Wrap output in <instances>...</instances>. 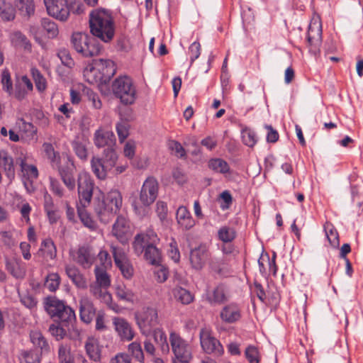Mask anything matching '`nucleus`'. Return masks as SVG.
<instances>
[{"mask_svg": "<svg viewBox=\"0 0 363 363\" xmlns=\"http://www.w3.org/2000/svg\"><path fill=\"white\" fill-rule=\"evenodd\" d=\"M90 32L104 43H109L115 35L113 18L108 11L103 9L93 10L89 14Z\"/></svg>", "mask_w": 363, "mask_h": 363, "instance_id": "nucleus-1", "label": "nucleus"}, {"mask_svg": "<svg viewBox=\"0 0 363 363\" xmlns=\"http://www.w3.org/2000/svg\"><path fill=\"white\" fill-rule=\"evenodd\" d=\"M122 203L121 193L117 189H112L102 199L94 200V210L99 220L106 224L113 219L121 209Z\"/></svg>", "mask_w": 363, "mask_h": 363, "instance_id": "nucleus-2", "label": "nucleus"}, {"mask_svg": "<svg viewBox=\"0 0 363 363\" xmlns=\"http://www.w3.org/2000/svg\"><path fill=\"white\" fill-rule=\"evenodd\" d=\"M116 67L111 60H94L83 71L85 80L89 84L107 83L116 74Z\"/></svg>", "mask_w": 363, "mask_h": 363, "instance_id": "nucleus-3", "label": "nucleus"}, {"mask_svg": "<svg viewBox=\"0 0 363 363\" xmlns=\"http://www.w3.org/2000/svg\"><path fill=\"white\" fill-rule=\"evenodd\" d=\"M118 157L114 148L107 147L101 157L94 155L90 160L91 169L99 180H105L117 164Z\"/></svg>", "mask_w": 363, "mask_h": 363, "instance_id": "nucleus-4", "label": "nucleus"}, {"mask_svg": "<svg viewBox=\"0 0 363 363\" xmlns=\"http://www.w3.org/2000/svg\"><path fill=\"white\" fill-rule=\"evenodd\" d=\"M72 42L75 50L86 57L96 56L102 50L98 40L86 33H74Z\"/></svg>", "mask_w": 363, "mask_h": 363, "instance_id": "nucleus-5", "label": "nucleus"}, {"mask_svg": "<svg viewBox=\"0 0 363 363\" xmlns=\"http://www.w3.org/2000/svg\"><path fill=\"white\" fill-rule=\"evenodd\" d=\"M111 90L115 96L125 105L133 104L136 99V88L128 76H120L115 79Z\"/></svg>", "mask_w": 363, "mask_h": 363, "instance_id": "nucleus-6", "label": "nucleus"}, {"mask_svg": "<svg viewBox=\"0 0 363 363\" xmlns=\"http://www.w3.org/2000/svg\"><path fill=\"white\" fill-rule=\"evenodd\" d=\"M136 324L140 333L150 336L152 328L159 324L158 311L156 308L146 306L135 313Z\"/></svg>", "mask_w": 363, "mask_h": 363, "instance_id": "nucleus-7", "label": "nucleus"}, {"mask_svg": "<svg viewBox=\"0 0 363 363\" xmlns=\"http://www.w3.org/2000/svg\"><path fill=\"white\" fill-rule=\"evenodd\" d=\"M169 342L177 360L181 363H189L192 359V354L187 342L175 332L170 333Z\"/></svg>", "mask_w": 363, "mask_h": 363, "instance_id": "nucleus-8", "label": "nucleus"}, {"mask_svg": "<svg viewBox=\"0 0 363 363\" xmlns=\"http://www.w3.org/2000/svg\"><path fill=\"white\" fill-rule=\"evenodd\" d=\"M94 187V180L89 174L82 172L78 174L77 191L80 202L84 207L90 203L93 196Z\"/></svg>", "mask_w": 363, "mask_h": 363, "instance_id": "nucleus-9", "label": "nucleus"}, {"mask_svg": "<svg viewBox=\"0 0 363 363\" xmlns=\"http://www.w3.org/2000/svg\"><path fill=\"white\" fill-rule=\"evenodd\" d=\"M69 255L73 261L84 269H89L96 259V255L93 247L88 245L79 246L76 250H70Z\"/></svg>", "mask_w": 363, "mask_h": 363, "instance_id": "nucleus-10", "label": "nucleus"}, {"mask_svg": "<svg viewBox=\"0 0 363 363\" xmlns=\"http://www.w3.org/2000/svg\"><path fill=\"white\" fill-rule=\"evenodd\" d=\"M158 189L159 184L155 177H149L145 179L140 193V201L143 206L147 207L155 202L158 195Z\"/></svg>", "mask_w": 363, "mask_h": 363, "instance_id": "nucleus-11", "label": "nucleus"}, {"mask_svg": "<svg viewBox=\"0 0 363 363\" xmlns=\"http://www.w3.org/2000/svg\"><path fill=\"white\" fill-rule=\"evenodd\" d=\"M44 4L49 16L65 21L69 16V8L67 0H44Z\"/></svg>", "mask_w": 363, "mask_h": 363, "instance_id": "nucleus-12", "label": "nucleus"}, {"mask_svg": "<svg viewBox=\"0 0 363 363\" xmlns=\"http://www.w3.org/2000/svg\"><path fill=\"white\" fill-rule=\"evenodd\" d=\"M200 342L202 349L207 354L221 355L223 348L219 340L213 337L211 332L206 328H202L200 331Z\"/></svg>", "mask_w": 363, "mask_h": 363, "instance_id": "nucleus-13", "label": "nucleus"}, {"mask_svg": "<svg viewBox=\"0 0 363 363\" xmlns=\"http://www.w3.org/2000/svg\"><path fill=\"white\" fill-rule=\"evenodd\" d=\"M56 169H57L60 179L67 190L70 192L74 191L76 189L75 167L72 159L70 157H67L65 164L57 167Z\"/></svg>", "mask_w": 363, "mask_h": 363, "instance_id": "nucleus-14", "label": "nucleus"}, {"mask_svg": "<svg viewBox=\"0 0 363 363\" xmlns=\"http://www.w3.org/2000/svg\"><path fill=\"white\" fill-rule=\"evenodd\" d=\"M159 242L157 234L152 230L135 235L133 247L135 254L141 255L147 245H156Z\"/></svg>", "mask_w": 363, "mask_h": 363, "instance_id": "nucleus-15", "label": "nucleus"}, {"mask_svg": "<svg viewBox=\"0 0 363 363\" xmlns=\"http://www.w3.org/2000/svg\"><path fill=\"white\" fill-rule=\"evenodd\" d=\"M112 234L121 243H125L131 235L130 221L123 215L118 216L113 225Z\"/></svg>", "mask_w": 363, "mask_h": 363, "instance_id": "nucleus-16", "label": "nucleus"}, {"mask_svg": "<svg viewBox=\"0 0 363 363\" xmlns=\"http://www.w3.org/2000/svg\"><path fill=\"white\" fill-rule=\"evenodd\" d=\"M209 257L208 249L205 245H200L190 252V263L196 270H201Z\"/></svg>", "mask_w": 363, "mask_h": 363, "instance_id": "nucleus-17", "label": "nucleus"}, {"mask_svg": "<svg viewBox=\"0 0 363 363\" xmlns=\"http://www.w3.org/2000/svg\"><path fill=\"white\" fill-rule=\"evenodd\" d=\"M113 325L118 336L123 341H130L135 336V332L130 325L123 318L115 317L113 318Z\"/></svg>", "mask_w": 363, "mask_h": 363, "instance_id": "nucleus-18", "label": "nucleus"}, {"mask_svg": "<svg viewBox=\"0 0 363 363\" xmlns=\"http://www.w3.org/2000/svg\"><path fill=\"white\" fill-rule=\"evenodd\" d=\"M94 145L99 148L106 146L114 148L116 137L112 131L100 128L94 133Z\"/></svg>", "mask_w": 363, "mask_h": 363, "instance_id": "nucleus-19", "label": "nucleus"}, {"mask_svg": "<svg viewBox=\"0 0 363 363\" xmlns=\"http://www.w3.org/2000/svg\"><path fill=\"white\" fill-rule=\"evenodd\" d=\"M21 169L23 177V184L28 191L33 190V181L38 177L37 167L33 164H28L24 160H21Z\"/></svg>", "mask_w": 363, "mask_h": 363, "instance_id": "nucleus-20", "label": "nucleus"}, {"mask_svg": "<svg viewBox=\"0 0 363 363\" xmlns=\"http://www.w3.org/2000/svg\"><path fill=\"white\" fill-rule=\"evenodd\" d=\"M322 40V25L320 19L314 18L309 24L307 40L310 45L318 46Z\"/></svg>", "mask_w": 363, "mask_h": 363, "instance_id": "nucleus-21", "label": "nucleus"}, {"mask_svg": "<svg viewBox=\"0 0 363 363\" xmlns=\"http://www.w3.org/2000/svg\"><path fill=\"white\" fill-rule=\"evenodd\" d=\"M96 314V309L92 302L87 297H82L79 301V315L85 323L92 321Z\"/></svg>", "mask_w": 363, "mask_h": 363, "instance_id": "nucleus-22", "label": "nucleus"}, {"mask_svg": "<svg viewBox=\"0 0 363 363\" xmlns=\"http://www.w3.org/2000/svg\"><path fill=\"white\" fill-rule=\"evenodd\" d=\"M67 306V305L61 300H59L55 296H49L45 299L44 308L46 312L51 318H57V319L63 313V309L59 306Z\"/></svg>", "mask_w": 363, "mask_h": 363, "instance_id": "nucleus-23", "label": "nucleus"}, {"mask_svg": "<svg viewBox=\"0 0 363 363\" xmlns=\"http://www.w3.org/2000/svg\"><path fill=\"white\" fill-rule=\"evenodd\" d=\"M240 307L235 303H230L223 307L220 311V318L227 323H233L241 317Z\"/></svg>", "mask_w": 363, "mask_h": 363, "instance_id": "nucleus-24", "label": "nucleus"}, {"mask_svg": "<svg viewBox=\"0 0 363 363\" xmlns=\"http://www.w3.org/2000/svg\"><path fill=\"white\" fill-rule=\"evenodd\" d=\"M6 270L16 279H22L26 276L25 264L16 259H6Z\"/></svg>", "mask_w": 363, "mask_h": 363, "instance_id": "nucleus-25", "label": "nucleus"}, {"mask_svg": "<svg viewBox=\"0 0 363 363\" xmlns=\"http://www.w3.org/2000/svg\"><path fill=\"white\" fill-rule=\"evenodd\" d=\"M65 272L66 274L77 288L86 289L87 287V282L85 277L75 266L67 265Z\"/></svg>", "mask_w": 363, "mask_h": 363, "instance_id": "nucleus-26", "label": "nucleus"}, {"mask_svg": "<svg viewBox=\"0 0 363 363\" xmlns=\"http://www.w3.org/2000/svg\"><path fill=\"white\" fill-rule=\"evenodd\" d=\"M176 216L178 224L184 230H189L195 225V220L185 206L178 208Z\"/></svg>", "mask_w": 363, "mask_h": 363, "instance_id": "nucleus-27", "label": "nucleus"}, {"mask_svg": "<svg viewBox=\"0 0 363 363\" xmlns=\"http://www.w3.org/2000/svg\"><path fill=\"white\" fill-rule=\"evenodd\" d=\"M0 166L3 168L9 182L15 178L13 160L6 151H0Z\"/></svg>", "mask_w": 363, "mask_h": 363, "instance_id": "nucleus-28", "label": "nucleus"}, {"mask_svg": "<svg viewBox=\"0 0 363 363\" xmlns=\"http://www.w3.org/2000/svg\"><path fill=\"white\" fill-rule=\"evenodd\" d=\"M85 349L89 359L99 362L101 359V347L99 340L94 337H89L85 343Z\"/></svg>", "mask_w": 363, "mask_h": 363, "instance_id": "nucleus-29", "label": "nucleus"}, {"mask_svg": "<svg viewBox=\"0 0 363 363\" xmlns=\"http://www.w3.org/2000/svg\"><path fill=\"white\" fill-rule=\"evenodd\" d=\"M88 145L89 141L84 138H77L72 142L73 151L78 158L82 161H86L88 160Z\"/></svg>", "mask_w": 363, "mask_h": 363, "instance_id": "nucleus-30", "label": "nucleus"}, {"mask_svg": "<svg viewBox=\"0 0 363 363\" xmlns=\"http://www.w3.org/2000/svg\"><path fill=\"white\" fill-rule=\"evenodd\" d=\"M58 363H74V357L69 344L61 343L57 350Z\"/></svg>", "mask_w": 363, "mask_h": 363, "instance_id": "nucleus-31", "label": "nucleus"}, {"mask_svg": "<svg viewBox=\"0 0 363 363\" xmlns=\"http://www.w3.org/2000/svg\"><path fill=\"white\" fill-rule=\"evenodd\" d=\"M143 252L145 259L150 264L152 265H160L162 260V255L156 245H147L145 247Z\"/></svg>", "mask_w": 363, "mask_h": 363, "instance_id": "nucleus-32", "label": "nucleus"}, {"mask_svg": "<svg viewBox=\"0 0 363 363\" xmlns=\"http://www.w3.org/2000/svg\"><path fill=\"white\" fill-rule=\"evenodd\" d=\"M43 150L46 157L50 160L51 166L53 169H57L60 167V153L56 152L53 145L49 143H45L43 145Z\"/></svg>", "mask_w": 363, "mask_h": 363, "instance_id": "nucleus-33", "label": "nucleus"}, {"mask_svg": "<svg viewBox=\"0 0 363 363\" xmlns=\"http://www.w3.org/2000/svg\"><path fill=\"white\" fill-rule=\"evenodd\" d=\"M30 338L34 346L39 347L42 352H48L50 346L48 341L39 330H32L30 333Z\"/></svg>", "mask_w": 363, "mask_h": 363, "instance_id": "nucleus-34", "label": "nucleus"}, {"mask_svg": "<svg viewBox=\"0 0 363 363\" xmlns=\"http://www.w3.org/2000/svg\"><path fill=\"white\" fill-rule=\"evenodd\" d=\"M172 294L175 299L182 304L187 305L194 300V296L188 290L177 286L172 290Z\"/></svg>", "mask_w": 363, "mask_h": 363, "instance_id": "nucleus-35", "label": "nucleus"}, {"mask_svg": "<svg viewBox=\"0 0 363 363\" xmlns=\"http://www.w3.org/2000/svg\"><path fill=\"white\" fill-rule=\"evenodd\" d=\"M40 251L47 259H53L57 255L56 246L50 238H46L42 242Z\"/></svg>", "mask_w": 363, "mask_h": 363, "instance_id": "nucleus-36", "label": "nucleus"}, {"mask_svg": "<svg viewBox=\"0 0 363 363\" xmlns=\"http://www.w3.org/2000/svg\"><path fill=\"white\" fill-rule=\"evenodd\" d=\"M41 27L48 38H55L59 34L57 25L48 18H42Z\"/></svg>", "mask_w": 363, "mask_h": 363, "instance_id": "nucleus-37", "label": "nucleus"}, {"mask_svg": "<svg viewBox=\"0 0 363 363\" xmlns=\"http://www.w3.org/2000/svg\"><path fill=\"white\" fill-rule=\"evenodd\" d=\"M16 5L23 16L29 18L35 13V4L33 0H16Z\"/></svg>", "mask_w": 363, "mask_h": 363, "instance_id": "nucleus-38", "label": "nucleus"}, {"mask_svg": "<svg viewBox=\"0 0 363 363\" xmlns=\"http://www.w3.org/2000/svg\"><path fill=\"white\" fill-rule=\"evenodd\" d=\"M106 269H101L99 266H96L94 273L97 284L95 286L108 288L111 285L110 277L107 274Z\"/></svg>", "mask_w": 363, "mask_h": 363, "instance_id": "nucleus-39", "label": "nucleus"}, {"mask_svg": "<svg viewBox=\"0 0 363 363\" xmlns=\"http://www.w3.org/2000/svg\"><path fill=\"white\" fill-rule=\"evenodd\" d=\"M155 340V341L161 345L162 350L169 351V345L167 342V336L165 333L162 328H153L151 334Z\"/></svg>", "mask_w": 363, "mask_h": 363, "instance_id": "nucleus-40", "label": "nucleus"}, {"mask_svg": "<svg viewBox=\"0 0 363 363\" xmlns=\"http://www.w3.org/2000/svg\"><path fill=\"white\" fill-rule=\"evenodd\" d=\"M0 16L4 21H11L14 19V9L11 4L5 0H0Z\"/></svg>", "mask_w": 363, "mask_h": 363, "instance_id": "nucleus-41", "label": "nucleus"}, {"mask_svg": "<svg viewBox=\"0 0 363 363\" xmlns=\"http://www.w3.org/2000/svg\"><path fill=\"white\" fill-rule=\"evenodd\" d=\"M324 230L330 244L334 247H338L340 244L339 236L334 226L330 223H326L324 225Z\"/></svg>", "mask_w": 363, "mask_h": 363, "instance_id": "nucleus-42", "label": "nucleus"}, {"mask_svg": "<svg viewBox=\"0 0 363 363\" xmlns=\"http://www.w3.org/2000/svg\"><path fill=\"white\" fill-rule=\"evenodd\" d=\"M208 167L213 171L219 173H227L230 170L228 164L223 160L216 158L212 159L208 162Z\"/></svg>", "mask_w": 363, "mask_h": 363, "instance_id": "nucleus-43", "label": "nucleus"}, {"mask_svg": "<svg viewBox=\"0 0 363 363\" xmlns=\"http://www.w3.org/2000/svg\"><path fill=\"white\" fill-rule=\"evenodd\" d=\"M49 180L50 189L55 196L59 198H65L67 196L66 190L57 179L50 177Z\"/></svg>", "mask_w": 363, "mask_h": 363, "instance_id": "nucleus-44", "label": "nucleus"}, {"mask_svg": "<svg viewBox=\"0 0 363 363\" xmlns=\"http://www.w3.org/2000/svg\"><path fill=\"white\" fill-rule=\"evenodd\" d=\"M111 250L116 265H119L120 264L129 261L127 254L123 248L111 245Z\"/></svg>", "mask_w": 363, "mask_h": 363, "instance_id": "nucleus-45", "label": "nucleus"}, {"mask_svg": "<svg viewBox=\"0 0 363 363\" xmlns=\"http://www.w3.org/2000/svg\"><path fill=\"white\" fill-rule=\"evenodd\" d=\"M31 73L36 89L40 92L44 91L47 88V81L45 78L38 69L33 68Z\"/></svg>", "mask_w": 363, "mask_h": 363, "instance_id": "nucleus-46", "label": "nucleus"}, {"mask_svg": "<svg viewBox=\"0 0 363 363\" xmlns=\"http://www.w3.org/2000/svg\"><path fill=\"white\" fill-rule=\"evenodd\" d=\"M218 236L219 240L223 242H230L235 239V231L233 228L223 226L219 229Z\"/></svg>", "mask_w": 363, "mask_h": 363, "instance_id": "nucleus-47", "label": "nucleus"}, {"mask_svg": "<svg viewBox=\"0 0 363 363\" xmlns=\"http://www.w3.org/2000/svg\"><path fill=\"white\" fill-rule=\"evenodd\" d=\"M20 363H40L39 355L32 350L21 351L19 354Z\"/></svg>", "mask_w": 363, "mask_h": 363, "instance_id": "nucleus-48", "label": "nucleus"}, {"mask_svg": "<svg viewBox=\"0 0 363 363\" xmlns=\"http://www.w3.org/2000/svg\"><path fill=\"white\" fill-rule=\"evenodd\" d=\"M60 283V277L57 273H51L48 275L47 279L45 280V286L50 291H55Z\"/></svg>", "mask_w": 363, "mask_h": 363, "instance_id": "nucleus-49", "label": "nucleus"}, {"mask_svg": "<svg viewBox=\"0 0 363 363\" xmlns=\"http://www.w3.org/2000/svg\"><path fill=\"white\" fill-rule=\"evenodd\" d=\"M128 351L132 356L139 362H144V354L139 342H133L128 345Z\"/></svg>", "mask_w": 363, "mask_h": 363, "instance_id": "nucleus-50", "label": "nucleus"}, {"mask_svg": "<svg viewBox=\"0 0 363 363\" xmlns=\"http://www.w3.org/2000/svg\"><path fill=\"white\" fill-rule=\"evenodd\" d=\"M168 256L174 262H179L180 260V252L178 248L177 242L173 238L170 239L169 249L167 250Z\"/></svg>", "mask_w": 363, "mask_h": 363, "instance_id": "nucleus-51", "label": "nucleus"}, {"mask_svg": "<svg viewBox=\"0 0 363 363\" xmlns=\"http://www.w3.org/2000/svg\"><path fill=\"white\" fill-rule=\"evenodd\" d=\"M245 355L249 363H259L260 361L258 349L254 345H250L246 348Z\"/></svg>", "mask_w": 363, "mask_h": 363, "instance_id": "nucleus-52", "label": "nucleus"}, {"mask_svg": "<svg viewBox=\"0 0 363 363\" xmlns=\"http://www.w3.org/2000/svg\"><path fill=\"white\" fill-rule=\"evenodd\" d=\"M61 307L63 309V313L59 317V320L62 323H72L75 320L76 315L74 311L69 306H61L60 305L58 306Z\"/></svg>", "mask_w": 363, "mask_h": 363, "instance_id": "nucleus-53", "label": "nucleus"}, {"mask_svg": "<svg viewBox=\"0 0 363 363\" xmlns=\"http://www.w3.org/2000/svg\"><path fill=\"white\" fill-rule=\"evenodd\" d=\"M129 125L126 121L121 120L116 124V132L118 136L119 141L123 143L129 135L128 130Z\"/></svg>", "mask_w": 363, "mask_h": 363, "instance_id": "nucleus-54", "label": "nucleus"}, {"mask_svg": "<svg viewBox=\"0 0 363 363\" xmlns=\"http://www.w3.org/2000/svg\"><path fill=\"white\" fill-rule=\"evenodd\" d=\"M116 296L121 300L130 303H133L135 298V294L131 290L121 286L116 289Z\"/></svg>", "mask_w": 363, "mask_h": 363, "instance_id": "nucleus-55", "label": "nucleus"}, {"mask_svg": "<svg viewBox=\"0 0 363 363\" xmlns=\"http://www.w3.org/2000/svg\"><path fill=\"white\" fill-rule=\"evenodd\" d=\"M97 258L100 262L101 269H108L112 266V260L109 253L104 250H101L97 255Z\"/></svg>", "mask_w": 363, "mask_h": 363, "instance_id": "nucleus-56", "label": "nucleus"}, {"mask_svg": "<svg viewBox=\"0 0 363 363\" xmlns=\"http://www.w3.org/2000/svg\"><path fill=\"white\" fill-rule=\"evenodd\" d=\"M242 139L245 145L251 147L256 144L257 140L255 132L250 129L242 130Z\"/></svg>", "mask_w": 363, "mask_h": 363, "instance_id": "nucleus-57", "label": "nucleus"}, {"mask_svg": "<svg viewBox=\"0 0 363 363\" xmlns=\"http://www.w3.org/2000/svg\"><path fill=\"white\" fill-rule=\"evenodd\" d=\"M211 302L221 303L226 301L225 290L223 286H218L213 291L212 297L210 298Z\"/></svg>", "mask_w": 363, "mask_h": 363, "instance_id": "nucleus-58", "label": "nucleus"}, {"mask_svg": "<svg viewBox=\"0 0 363 363\" xmlns=\"http://www.w3.org/2000/svg\"><path fill=\"white\" fill-rule=\"evenodd\" d=\"M1 84L3 89L10 94L12 92L13 87L10 72L7 69H4L2 72Z\"/></svg>", "mask_w": 363, "mask_h": 363, "instance_id": "nucleus-59", "label": "nucleus"}, {"mask_svg": "<svg viewBox=\"0 0 363 363\" xmlns=\"http://www.w3.org/2000/svg\"><path fill=\"white\" fill-rule=\"evenodd\" d=\"M21 303L29 309H33L36 307L38 301L35 297L29 294L20 295Z\"/></svg>", "mask_w": 363, "mask_h": 363, "instance_id": "nucleus-60", "label": "nucleus"}, {"mask_svg": "<svg viewBox=\"0 0 363 363\" xmlns=\"http://www.w3.org/2000/svg\"><path fill=\"white\" fill-rule=\"evenodd\" d=\"M49 332L57 340H62L66 335L65 330L59 325H50Z\"/></svg>", "mask_w": 363, "mask_h": 363, "instance_id": "nucleus-61", "label": "nucleus"}, {"mask_svg": "<svg viewBox=\"0 0 363 363\" xmlns=\"http://www.w3.org/2000/svg\"><path fill=\"white\" fill-rule=\"evenodd\" d=\"M78 215L82 220V222L84 223V225L89 228H95V223L94 221L92 220L91 216L87 213V212L84 209L78 208Z\"/></svg>", "mask_w": 363, "mask_h": 363, "instance_id": "nucleus-62", "label": "nucleus"}, {"mask_svg": "<svg viewBox=\"0 0 363 363\" xmlns=\"http://www.w3.org/2000/svg\"><path fill=\"white\" fill-rule=\"evenodd\" d=\"M157 267L154 271L155 279L158 282H164L168 278V270L167 269L162 265H156Z\"/></svg>", "mask_w": 363, "mask_h": 363, "instance_id": "nucleus-63", "label": "nucleus"}, {"mask_svg": "<svg viewBox=\"0 0 363 363\" xmlns=\"http://www.w3.org/2000/svg\"><path fill=\"white\" fill-rule=\"evenodd\" d=\"M18 208H19L22 219L26 223H30V213L32 211L30 205L28 202H23L21 205L18 206Z\"/></svg>", "mask_w": 363, "mask_h": 363, "instance_id": "nucleus-64", "label": "nucleus"}]
</instances>
